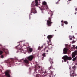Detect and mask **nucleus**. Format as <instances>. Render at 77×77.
Instances as JSON below:
<instances>
[{
  "mask_svg": "<svg viewBox=\"0 0 77 77\" xmlns=\"http://www.w3.org/2000/svg\"><path fill=\"white\" fill-rule=\"evenodd\" d=\"M73 37L74 39V35L73 36Z\"/></svg>",
  "mask_w": 77,
  "mask_h": 77,
  "instance_id": "obj_37",
  "label": "nucleus"
},
{
  "mask_svg": "<svg viewBox=\"0 0 77 77\" xmlns=\"http://www.w3.org/2000/svg\"><path fill=\"white\" fill-rule=\"evenodd\" d=\"M48 52V50H46V52Z\"/></svg>",
  "mask_w": 77,
  "mask_h": 77,
  "instance_id": "obj_32",
  "label": "nucleus"
},
{
  "mask_svg": "<svg viewBox=\"0 0 77 77\" xmlns=\"http://www.w3.org/2000/svg\"><path fill=\"white\" fill-rule=\"evenodd\" d=\"M76 13H75V15H76Z\"/></svg>",
  "mask_w": 77,
  "mask_h": 77,
  "instance_id": "obj_40",
  "label": "nucleus"
},
{
  "mask_svg": "<svg viewBox=\"0 0 77 77\" xmlns=\"http://www.w3.org/2000/svg\"><path fill=\"white\" fill-rule=\"evenodd\" d=\"M70 37H71V36H69V38H70Z\"/></svg>",
  "mask_w": 77,
  "mask_h": 77,
  "instance_id": "obj_42",
  "label": "nucleus"
},
{
  "mask_svg": "<svg viewBox=\"0 0 77 77\" xmlns=\"http://www.w3.org/2000/svg\"><path fill=\"white\" fill-rule=\"evenodd\" d=\"M49 60L51 64H53V59L51 58H50L49 59Z\"/></svg>",
  "mask_w": 77,
  "mask_h": 77,
  "instance_id": "obj_15",
  "label": "nucleus"
},
{
  "mask_svg": "<svg viewBox=\"0 0 77 77\" xmlns=\"http://www.w3.org/2000/svg\"><path fill=\"white\" fill-rule=\"evenodd\" d=\"M73 46H74V45H73Z\"/></svg>",
  "mask_w": 77,
  "mask_h": 77,
  "instance_id": "obj_44",
  "label": "nucleus"
},
{
  "mask_svg": "<svg viewBox=\"0 0 77 77\" xmlns=\"http://www.w3.org/2000/svg\"><path fill=\"white\" fill-rule=\"evenodd\" d=\"M68 50V48H65L63 51L64 54H66V53H67Z\"/></svg>",
  "mask_w": 77,
  "mask_h": 77,
  "instance_id": "obj_13",
  "label": "nucleus"
},
{
  "mask_svg": "<svg viewBox=\"0 0 77 77\" xmlns=\"http://www.w3.org/2000/svg\"><path fill=\"white\" fill-rule=\"evenodd\" d=\"M36 70H37L36 69H35V72H36Z\"/></svg>",
  "mask_w": 77,
  "mask_h": 77,
  "instance_id": "obj_30",
  "label": "nucleus"
},
{
  "mask_svg": "<svg viewBox=\"0 0 77 77\" xmlns=\"http://www.w3.org/2000/svg\"><path fill=\"white\" fill-rule=\"evenodd\" d=\"M1 58H2V59H3V57H4L3 55H1Z\"/></svg>",
  "mask_w": 77,
  "mask_h": 77,
  "instance_id": "obj_25",
  "label": "nucleus"
},
{
  "mask_svg": "<svg viewBox=\"0 0 77 77\" xmlns=\"http://www.w3.org/2000/svg\"><path fill=\"white\" fill-rule=\"evenodd\" d=\"M61 23H63V24H68V22L67 21H64L63 20H62L61 21Z\"/></svg>",
  "mask_w": 77,
  "mask_h": 77,
  "instance_id": "obj_14",
  "label": "nucleus"
},
{
  "mask_svg": "<svg viewBox=\"0 0 77 77\" xmlns=\"http://www.w3.org/2000/svg\"><path fill=\"white\" fill-rule=\"evenodd\" d=\"M40 9H41V11H42V13H44L43 11L45 9V8H44V7H42L40 8Z\"/></svg>",
  "mask_w": 77,
  "mask_h": 77,
  "instance_id": "obj_16",
  "label": "nucleus"
},
{
  "mask_svg": "<svg viewBox=\"0 0 77 77\" xmlns=\"http://www.w3.org/2000/svg\"><path fill=\"white\" fill-rule=\"evenodd\" d=\"M0 50H3L6 54L8 53V51L2 47V45L0 44Z\"/></svg>",
  "mask_w": 77,
  "mask_h": 77,
  "instance_id": "obj_6",
  "label": "nucleus"
},
{
  "mask_svg": "<svg viewBox=\"0 0 77 77\" xmlns=\"http://www.w3.org/2000/svg\"><path fill=\"white\" fill-rule=\"evenodd\" d=\"M27 51L28 53H31L33 51V49L32 48H29L27 49Z\"/></svg>",
  "mask_w": 77,
  "mask_h": 77,
  "instance_id": "obj_12",
  "label": "nucleus"
},
{
  "mask_svg": "<svg viewBox=\"0 0 77 77\" xmlns=\"http://www.w3.org/2000/svg\"><path fill=\"white\" fill-rule=\"evenodd\" d=\"M64 25V24H63V23H62L61 24V26H63V25Z\"/></svg>",
  "mask_w": 77,
  "mask_h": 77,
  "instance_id": "obj_26",
  "label": "nucleus"
},
{
  "mask_svg": "<svg viewBox=\"0 0 77 77\" xmlns=\"http://www.w3.org/2000/svg\"><path fill=\"white\" fill-rule=\"evenodd\" d=\"M69 2H70V1H71V0H68Z\"/></svg>",
  "mask_w": 77,
  "mask_h": 77,
  "instance_id": "obj_33",
  "label": "nucleus"
},
{
  "mask_svg": "<svg viewBox=\"0 0 77 77\" xmlns=\"http://www.w3.org/2000/svg\"><path fill=\"white\" fill-rule=\"evenodd\" d=\"M29 60H27V59H25L23 61L24 63H26V64H29L30 63L29 62Z\"/></svg>",
  "mask_w": 77,
  "mask_h": 77,
  "instance_id": "obj_11",
  "label": "nucleus"
},
{
  "mask_svg": "<svg viewBox=\"0 0 77 77\" xmlns=\"http://www.w3.org/2000/svg\"><path fill=\"white\" fill-rule=\"evenodd\" d=\"M62 62H63V60H62Z\"/></svg>",
  "mask_w": 77,
  "mask_h": 77,
  "instance_id": "obj_39",
  "label": "nucleus"
},
{
  "mask_svg": "<svg viewBox=\"0 0 77 77\" xmlns=\"http://www.w3.org/2000/svg\"><path fill=\"white\" fill-rule=\"evenodd\" d=\"M19 50H20L21 51V49H20Z\"/></svg>",
  "mask_w": 77,
  "mask_h": 77,
  "instance_id": "obj_38",
  "label": "nucleus"
},
{
  "mask_svg": "<svg viewBox=\"0 0 77 77\" xmlns=\"http://www.w3.org/2000/svg\"><path fill=\"white\" fill-rule=\"evenodd\" d=\"M14 61H10V62H9V64L10 65H11V63H14Z\"/></svg>",
  "mask_w": 77,
  "mask_h": 77,
  "instance_id": "obj_21",
  "label": "nucleus"
},
{
  "mask_svg": "<svg viewBox=\"0 0 77 77\" xmlns=\"http://www.w3.org/2000/svg\"><path fill=\"white\" fill-rule=\"evenodd\" d=\"M43 58H44V57H43Z\"/></svg>",
  "mask_w": 77,
  "mask_h": 77,
  "instance_id": "obj_45",
  "label": "nucleus"
},
{
  "mask_svg": "<svg viewBox=\"0 0 77 77\" xmlns=\"http://www.w3.org/2000/svg\"><path fill=\"white\" fill-rule=\"evenodd\" d=\"M76 55H77V51H75L74 52H73L72 54V58H74V57H75Z\"/></svg>",
  "mask_w": 77,
  "mask_h": 77,
  "instance_id": "obj_7",
  "label": "nucleus"
},
{
  "mask_svg": "<svg viewBox=\"0 0 77 77\" xmlns=\"http://www.w3.org/2000/svg\"><path fill=\"white\" fill-rule=\"evenodd\" d=\"M76 59H77L76 57H75V58H74L72 59L73 61H75V60H76Z\"/></svg>",
  "mask_w": 77,
  "mask_h": 77,
  "instance_id": "obj_24",
  "label": "nucleus"
},
{
  "mask_svg": "<svg viewBox=\"0 0 77 77\" xmlns=\"http://www.w3.org/2000/svg\"><path fill=\"white\" fill-rule=\"evenodd\" d=\"M55 31H56V30H55Z\"/></svg>",
  "mask_w": 77,
  "mask_h": 77,
  "instance_id": "obj_43",
  "label": "nucleus"
},
{
  "mask_svg": "<svg viewBox=\"0 0 77 77\" xmlns=\"http://www.w3.org/2000/svg\"><path fill=\"white\" fill-rule=\"evenodd\" d=\"M62 59H64L65 62H66V60H71V59H72L71 57H68L67 55H65L63 57H62Z\"/></svg>",
  "mask_w": 77,
  "mask_h": 77,
  "instance_id": "obj_3",
  "label": "nucleus"
},
{
  "mask_svg": "<svg viewBox=\"0 0 77 77\" xmlns=\"http://www.w3.org/2000/svg\"><path fill=\"white\" fill-rule=\"evenodd\" d=\"M76 49H77V46L76 47Z\"/></svg>",
  "mask_w": 77,
  "mask_h": 77,
  "instance_id": "obj_41",
  "label": "nucleus"
},
{
  "mask_svg": "<svg viewBox=\"0 0 77 77\" xmlns=\"http://www.w3.org/2000/svg\"><path fill=\"white\" fill-rule=\"evenodd\" d=\"M76 69V66H75L74 65V66H73L72 69L70 70V76L71 77H74V76H77V74H75V71Z\"/></svg>",
  "mask_w": 77,
  "mask_h": 77,
  "instance_id": "obj_2",
  "label": "nucleus"
},
{
  "mask_svg": "<svg viewBox=\"0 0 77 77\" xmlns=\"http://www.w3.org/2000/svg\"><path fill=\"white\" fill-rule=\"evenodd\" d=\"M38 67L39 68H40V66H38Z\"/></svg>",
  "mask_w": 77,
  "mask_h": 77,
  "instance_id": "obj_34",
  "label": "nucleus"
},
{
  "mask_svg": "<svg viewBox=\"0 0 77 77\" xmlns=\"http://www.w3.org/2000/svg\"><path fill=\"white\" fill-rule=\"evenodd\" d=\"M73 37L74 39V35L73 36Z\"/></svg>",
  "mask_w": 77,
  "mask_h": 77,
  "instance_id": "obj_36",
  "label": "nucleus"
},
{
  "mask_svg": "<svg viewBox=\"0 0 77 77\" xmlns=\"http://www.w3.org/2000/svg\"><path fill=\"white\" fill-rule=\"evenodd\" d=\"M3 54V51L1 50H0V55H1Z\"/></svg>",
  "mask_w": 77,
  "mask_h": 77,
  "instance_id": "obj_23",
  "label": "nucleus"
},
{
  "mask_svg": "<svg viewBox=\"0 0 77 77\" xmlns=\"http://www.w3.org/2000/svg\"><path fill=\"white\" fill-rule=\"evenodd\" d=\"M47 48H48L49 50L50 49V48H49V47H48V46H47L45 47V48L44 49V50H45V49Z\"/></svg>",
  "mask_w": 77,
  "mask_h": 77,
  "instance_id": "obj_19",
  "label": "nucleus"
},
{
  "mask_svg": "<svg viewBox=\"0 0 77 77\" xmlns=\"http://www.w3.org/2000/svg\"><path fill=\"white\" fill-rule=\"evenodd\" d=\"M37 13V11H36V8H31V13L29 14V19H30V15H32V13H33V14H36V13Z\"/></svg>",
  "mask_w": 77,
  "mask_h": 77,
  "instance_id": "obj_5",
  "label": "nucleus"
},
{
  "mask_svg": "<svg viewBox=\"0 0 77 77\" xmlns=\"http://www.w3.org/2000/svg\"><path fill=\"white\" fill-rule=\"evenodd\" d=\"M47 38L48 40H49V42H50H50H49L48 41H47V42H48V45L49 46V45H51V38H53V35H49L47 36Z\"/></svg>",
  "mask_w": 77,
  "mask_h": 77,
  "instance_id": "obj_4",
  "label": "nucleus"
},
{
  "mask_svg": "<svg viewBox=\"0 0 77 77\" xmlns=\"http://www.w3.org/2000/svg\"><path fill=\"white\" fill-rule=\"evenodd\" d=\"M43 6H45V8L46 9H48V6H47V2H43Z\"/></svg>",
  "mask_w": 77,
  "mask_h": 77,
  "instance_id": "obj_10",
  "label": "nucleus"
},
{
  "mask_svg": "<svg viewBox=\"0 0 77 77\" xmlns=\"http://www.w3.org/2000/svg\"><path fill=\"white\" fill-rule=\"evenodd\" d=\"M35 5L36 6H38V2L37 0H35Z\"/></svg>",
  "mask_w": 77,
  "mask_h": 77,
  "instance_id": "obj_17",
  "label": "nucleus"
},
{
  "mask_svg": "<svg viewBox=\"0 0 77 77\" xmlns=\"http://www.w3.org/2000/svg\"><path fill=\"white\" fill-rule=\"evenodd\" d=\"M56 4H59V1L56 2Z\"/></svg>",
  "mask_w": 77,
  "mask_h": 77,
  "instance_id": "obj_27",
  "label": "nucleus"
},
{
  "mask_svg": "<svg viewBox=\"0 0 77 77\" xmlns=\"http://www.w3.org/2000/svg\"><path fill=\"white\" fill-rule=\"evenodd\" d=\"M9 73H10V70L6 71L5 72V75L8 77H10Z\"/></svg>",
  "mask_w": 77,
  "mask_h": 77,
  "instance_id": "obj_8",
  "label": "nucleus"
},
{
  "mask_svg": "<svg viewBox=\"0 0 77 77\" xmlns=\"http://www.w3.org/2000/svg\"><path fill=\"white\" fill-rule=\"evenodd\" d=\"M36 77H39V75L37 74L36 76Z\"/></svg>",
  "mask_w": 77,
  "mask_h": 77,
  "instance_id": "obj_29",
  "label": "nucleus"
},
{
  "mask_svg": "<svg viewBox=\"0 0 77 77\" xmlns=\"http://www.w3.org/2000/svg\"><path fill=\"white\" fill-rule=\"evenodd\" d=\"M75 42V41H73L72 42V43L73 44H74V43Z\"/></svg>",
  "mask_w": 77,
  "mask_h": 77,
  "instance_id": "obj_28",
  "label": "nucleus"
},
{
  "mask_svg": "<svg viewBox=\"0 0 77 77\" xmlns=\"http://www.w3.org/2000/svg\"><path fill=\"white\" fill-rule=\"evenodd\" d=\"M53 68V66H52V65H51V66H50V67H49L48 69L49 70H50V69Z\"/></svg>",
  "mask_w": 77,
  "mask_h": 77,
  "instance_id": "obj_22",
  "label": "nucleus"
},
{
  "mask_svg": "<svg viewBox=\"0 0 77 77\" xmlns=\"http://www.w3.org/2000/svg\"><path fill=\"white\" fill-rule=\"evenodd\" d=\"M42 56H43V57H46V54L44 53L42 54Z\"/></svg>",
  "mask_w": 77,
  "mask_h": 77,
  "instance_id": "obj_18",
  "label": "nucleus"
},
{
  "mask_svg": "<svg viewBox=\"0 0 77 77\" xmlns=\"http://www.w3.org/2000/svg\"><path fill=\"white\" fill-rule=\"evenodd\" d=\"M70 40H72V38H70Z\"/></svg>",
  "mask_w": 77,
  "mask_h": 77,
  "instance_id": "obj_35",
  "label": "nucleus"
},
{
  "mask_svg": "<svg viewBox=\"0 0 77 77\" xmlns=\"http://www.w3.org/2000/svg\"><path fill=\"white\" fill-rule=\"evenodd\" d=\"M75 11H77V8H75Z\"/></svg>",
  "mask_w": 77,
  "mask_h": 77,
  "instance_id": "obj_31",
  "label": "nucleus"
},
{
  "mask_svg": "<svg viewBox=\"0 0 77 77\" xmlns=\"http://www.w3.org/2000/svg\"><path fill=\"white\" fill-rule=\"evenodd\" d=\"M43 46H42L41 47H40V46H39L38 48V50H41V48H43Z\"/></svg>",
  "mask_w": 77,
  "mask_h": 77,
  "instance_id": "obj_20",
  "label": "nucleus"
},
{
  "mask_svg": "<svg viewBox=\"0 0 77 77\" xmlns=\"http://www.w3.org/2000/svg\"><path fill=\"white\" fill-rule=\"evenodd\" d=\"M27 58L28 60L29 61H32V60H33V56L32 55H31L28 57Z\"/></svg>",
  "mask_w": 77,
  "mask_h": 77,
  "instance_id": "obj_9",
  "label": "nucleus"
},
{
  "mask_svg": "<svg viewBox=\"0 0 77 77\" xmlns=\"http://www.w3.org/2000/svg\"><path fill=\"white\" fill-rule=\"evenodd\" d=\"M51 16L48 18V20L47 21V24L48 27H50L51 26V24H53V22H51V19H52V15H53V12H50Z\"/></svg>",
  "mask_w": 77,
  "mask_h": 77,
  "instance_id": "obj_1",
  "label": "nucleus"
}]
</instances>
